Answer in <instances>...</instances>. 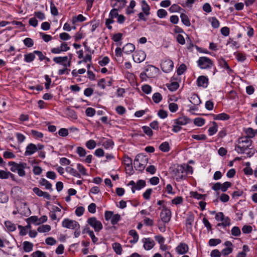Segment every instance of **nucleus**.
Masks as SVG:
<instances>
[{
    "mask_svg": "<svg viewBox=\"0 0 257 257\" xmlns=\"http://www.w3.org/2000/svg\"><path fill=\"white\" fill-rule=\"evenodd\" d=\"M252 143V141L248 138L241 137L238 140L234 150L239 154H243L247 149H249Z\"/></svg>",
    "mask_w": 257,
    "mask_h": 257,
    "instance_id": "obj_1",
    "label": "nucleus"
},
{
    "mask_svg": "<svg viewBox=\"0 0 257 257\" xmlns=\"http://www.w3.org/2000/svg\"><path fill=\"white\" fill-rule=\"evenodd\" d=\"M8 164L11 166V171L13 172H17L20 177L25 176L26 175L25 170L29 168L27 164L25 162L18 163L15 162H10Z\"/></svg>",
    "mask_w": 257,
    "mask_h": 257,
    "instance_id": "obj_2",
    "label": "nucleus"
},
{
    "mask_svg": "<svg viewBox=\"0 0 257 257\" xmlns=\"http://www.w3.org/2000/svg\"><path fill=\"white\" fill-rule=\"evenodd\" d=\"M148 161L147 157L142 154L137 155L134 160V165L136 170L143 171Z\"/></svg>",
    "mask_w": 257,
    "mask_h": 257,
    "instance_id": "obj_3",
    "label": "nucleus"
},
{
    "mask_svg": "<svg viewBox=\"0 0 257 257\" xmlns=\"http://www.w3.org/2000/svg\"><path fill=\"white\" fill-rule=\"evenodd\" d=\"M174 124L173 125L172 131L174 133H178L180 132L182 128V125H185L191 122V119L186 116H181L173 120Z\"/></svg>",
    "mask_w": 257,
    "mask_h": 257,
    "instance_id": "obj_4",
    "label": "nucleus"
},
{
    "mask_svg": "<svg viewBox=\"0 0 257 257\" xmlns=\"http://www.w3.org/2000/svg\"><path fill=\"white\" fill-rule=\"evenodd\" d=\"M18 212L22 216H28L31 213V210L26 202L22 201H17L15 202Z\"/></svg>",
    "mask_w": 257,
    "mask_h": 257,
    "instance_id": "obj_5",
    "label": "nucleus"
},
{
    "mask_svg": "<svg viewBox=\"0 0 257 257\" xmlns=\"http://www.w3.org/2000/svg\"><path fill=\"white\" fill-rule=\"evenodd\" d=\"M197 63L201 69H210L213 65L212 61L209 58L204 56L199 57Z\"/></svg>",
    "mask_w": 257,
    "mask_h": 257,
    "instance_id": "obj_6",
    "label": "nucleus"
},
{
    "mask_svg": "<svg viewBox=\"0 0 257 257\" xmlns=\"http://www.w3.org/2000/svg\"><path fill=\"white\" fill-rule=\"evenodd\" d=\"M62 226L64 228L72 230L79 229L80 227L79 223L77 221L69 218L64 219L62 221Z\"/></svg>",
    "mask_w": 257,
    "mask_h": 257,
    "instance_id": "obj_7",
    "label": "nucleus"
},
{
    "mask_svg": "<svg viewBox=\"0 0 257 257\" xmlns=\"http://www.w3.org/2000/svg\"><path fill=\"white\" fill-rule=\"evenodd\" d=\"M70 57L68 58V56H58L55 57L53 58V61L58 64L61 65L63 66V67H70L71 59H72V54H69Z\"/></svg>",
    "mask_w": 257,
    "mask_h": 257,
    "instance_id": "obj_8",
    "label": "nucleus"
},
{
    "mask_svg": "<svg viewBox=\"0 0 257 257\" xmlns=\"http://www.w3.org/2000/svg\"><path fill=\"white\" fill-rule=\"evenodd\" d=\"M87 222L94 229L95 232H99L103 228V225L101 221L97 220L95 217L89 218Z\"/></svg>",
    "mask_w": 257,
    "mask_h": 257,
    "instance_id": "obj_9",
    "label": "nucleus"
},
{
    "mask_svg": "<svg viewBox=\"0 0 257 257\" xmlns=\"http://www.w3.org/2000/svg\"><path fill=\"white\" fill-rule=\"evenodd\" d=\"M171 215L172 213L170 209L168 208L165 205H163L160 213L161 220L164 223H168L171 219Z\"/></svg>",
    "mask_w": 257,
    "mask_h": 257,
    "instance_id": "obj_10",
    "label": "nucleus"
},
{
    "mask_svg": "<svg viewBox=\"0 0 257 257\" xmlns=\"http://www.w3.org/2000/svg\"><path fill=\"white\" fill-rule=\"evenodd\" d=\"M144 70L149 78L156 77L159 72V69L158 68L151 65L146 66Z\"/></svg>",
    "mask_w": 257,
    "mask_h": 257,
    "instance_id": "obj_11",
    "label": "nucleus"
},
{
    "mask_svg": "<svg viewBox=\"0 0 257 257\" xmlns=\"http://www.w3.org/2000/svg\"><path fill=\"white\" fill-rule=\"evenodd\" d=\"M174 68L173 62L169 59L164 60L161 63V68L163 72L169 73Z\"/></svg>",
    "mask_w": 257,
    "mask_h": 257,
    "instance_id": "obj_12",
    "label": "nucleus"
},
{
    "mask_svg": "<svg viewBox=\"0 0 257 257\" xmlns=\"http://www.w3.org/2000/svg\"><path fill=\"white\" fill-rule=\"evenodd\" d=\"M174 176L177 181H180L186 178L185 169L182 167H178L176 170H174Z\"/></svg>",
    "mask_w": 257,
    "mask_h": 257,
    "instance_id": "obj_13",
    "label": "nucleus"
},
{
    "mask_svg": "<svg viewBox=\"0 0 257 257\" xmlns=\"http://www.w3.org/2000/svg\"><path fill=\"white\" fill-rule=\"evenodd\" d=\"M146 58V54L145 52L142 50H139L135 52L133 55V58L134 61L136 62L140 63L144 61Z\"/></svg>",
    "mask_w": 257,
    "mask_h": 257,
    "instance_id": "obj_14",
    "label": "nucleus"
},
{
    "mask_svg": "<svg viewBox=\"0 0 257 257\" xmlns=\"http://www.w3.org/2000/svg\"><path fill=\"white\" fill-rule=\"evenodd\" d=\"M143 243V247L145 250H149L154 247L155 245V242L152 238H144L142 240Z\"/></svg>",
    "mask_w": 257,
    "mask_h": 257,
    "instance_id": "obj_15",
    "label": "nucleus"
},
{
    "mask_svg": "<svg viewBox=\"0 0 257 257\" xmlns=\"http://www.w3.org/2000/svg\"><path fill=\"white\" fill-rule=\"evenodd\" d=\"M176 251L179 254H184L188 251L189 248L187 244L180 243L175 248Z\"/></svg>",
    "mask_w": 257,
    "mask_h": 257,
    "instance_id": "obj_16",
    "label": "nucleus"
},
{
    "mask_svg": "<svg viewBox=\"0 0 257 257\" xmlns=\"http://www.w3.org/2000/svg\"><path fill=\"white\" fill-rule=\"evenodd\" d=\"M38 150L37 147L36 145L30 143L26 148V151L24 155L26 156H31L36 152Z\"/></svg>",
    "mask_w": 257,
    "mask_h": 257,
    "instance_id": "obj_17",
    "label": "nucleus"
},
{
    "mask_svg": "<svg viewBox=\"0 0 257 257\" xmlns=\"http://www.w3.org/2000/svg\"><path fill=\"white\" fill-rule=\"evenodd\" d=\"M197 85L199 87L206 88L208 84V79L204 76H200L197 79Z\"/></svg>",
    "mask_w": 257,
    "mask_h": 257,
    "instance_id": "obj_18",
    "label": "nucleus"
},
{
    "mask_svg": "<svg viewBox=\"0 0 257 257\" xmlns=\"http://www.w3.org/2000/svg\"><path fill=\"white\" fill-rule=\"evenodd\" d=\"M219 65L222 68L225 69L227 73L229 75L233 73V70L228 66L227 62L224 59H220L218 60Z\"/></svg>",
    "mask_w": 257,
    "mask_h": 257,
    "instance_id": "obj_19",
    "label": "nucleus"
},
{
    "mask_svg": "<svg viewBox=\"0 0 257 257\" xmlns=\"http://www.w3.org/2000/svg\"><path fill=\"white\" fill-rule=\"evenodd\" d=\"M33 191L38 196H43L44 198L48 200L51 198V196L48 193L42 191L38 187H34L33 189Z\"/></svg>",
    "mask_w": 257,
    "mask_h": 257,
    "instance_id": "obj_20",
    "label": "nucleus"
},
{
    "mask_svg": "<svg viewBox=\"0 0 257 257\" xmlns=\"http://www.w3.org/2000/svg\"><path fill=\"white\" fill-rule=\"evenodd\" d=\"M125 4V0H112L111 5L112 7H117L118 10L123 8Z\"/></svg>",
    "mask_w": 257,
    "mask_h": 257,
    "instance_id": "obj_21",
    "label": "nucleus"
},
{
    "mask_svg": "<svg viewBox=\"0 0 257 257\" xmlns=\"http://www.w3.org/2000/svg\"><path fill=\"white\" fill-rule=\"evenodd\" d=\"M146 182L143 180H139L136 183V186L132 187V191L134 193L136 190H140L144 188L146 186Z\"/></svg>",
    "mask_w": 257,
    "mask_h": 257,
    "instance_id": "obj_22",
    "label": "nucleus"
},
{
    "mask_svg": "<svg viewBox=\"0 0 257 257\" xmlns=\"http://www.w3.org/2000/svg\"><path fill=\"white\" fill-rule=\"evenodd\" d=\"M102 146L105 149H112L114 146V143L112 140L108 139H103L102 141Z\"/></svg>",
    "mask_w": 257,
    "mask_h": 257,
    "instance_id": "obj_23",
    "label": "nucleus"
},
{
    "mask_svg": "<svg viewBox=\"0 0 257 257\" xmlns=\"http://www.w3.org/2000/svg\"><path fill=\"white\" fill-rule=\"evenodd\" d=\"M135 49V46L132 43H127L122 47V51L127 54L132 53Z\"/></svg>",
    "mask_w": 257,
    "mask_h": 257,
    "instance_id": "obj_24",
    "label": "nucleus"
},
{
    "mask_svg": "<svg viewBox=\"0 0 257 257\" xmlns=\"http://www.w3.org/2000/svg\"><path fill=\"white\" fill-rule=\"evenodd\" d=\"M141 9L143 12H144L146 16H149L150 14V8L145 0L141 1Z\"/></svg>",
    "mask_w": 257,
    "mask_h": 257,
    "instance_id": "obj_25",
    "label": "nucleus"
},
{
    "mask_svg": "<svg viewBox=\"0 0 257 257\" xmlns=\"http://www.w3.org/2000/svg\"><path fill=\"white\" fill-rule=\"evenodd\" d=\"M123 34L120 33H118L113 35L112 37V40L117 43V45L120 46L122 44L121 41L122 39Z\"/></svg>",
    "mask_w": 257,
    "mask_h": 257,
    "instance_id": "obj_26",
    "label": "nucleus"
},
{
    "mask_svg": "<svg viewBox=\"0 0 257 257\" xmlns=\"http://www.w3.org/2000/svg\"><path fill=\"white\" fill-rule=\"evenodd\" d=\"M213 118L215 120H225L229 118V115L225 113H221L218 114H212Z\"/></svg>",
    "mask_w": 257,
    "mask_h": 257,
    "instance_id": "obj_27",
    "label": "nucleus"
},
{
    "mask_svg": "<svg viewBox=\"0 0 257 257\" xmlns=\"http://www.w3.org/2000/svg\"><path fill=\"white\" fill-rule=\"evenodd\" d=\"M128 234L133 237V239L130 240V242L134 244L137 243L139 238V235L137 231L134 229H132L130 230Z\"/></svg>",
    "mask_w": 257,
    "mask_h": 257,
    "instance_id": "obj_28",
    "label": "nucleus"
},
{
    "mask_svg": "<svg viewBox=\"0 0 257 257\" xmlns=\"http://www.w3.org/2000/svg\"><path fill=\"white\" fill-rule=\"evenodd\" d=\"M189 101L194 105H198L201 103L200 98L195 94H193L191 95L189 99Z\"/></svg>",
    "mask_w": 257,
    "mask_h": 257,
    "instance_id": "obj_29",
    "label": "nucleus"
},
{
    "mask_svg": "<svg viewBox=\"0 0 257 257\" xmlns=\"http://www.w3.org/2000/svg\"><path fill=\"white\" fill-rule=\"evenodd\" d=\"M112 247L114 251L117 254H121L122 253V249L121 244L118 242H114L112 244Z\"/></svg>",
    "mask_w": 257,
    "mask_h": 257,
    "instance_id": "obj_30",
    "label": "nucleus"
},
{
    "mask_svg": "<svg viewBox=\"0 0 257 257\" xmlns=\"http://www.w3.org/2000/svg\"><path fill=\"white\" fill-rule=\"evenodd\" d=\"M180 18L182 23L187 27H189L191 25L190 19L188 16L184 13H181L180 15Z\"/></svg>",
    "mask_w": 257,
    "mask_h": 257,
    "instance_id": "obj_31",
    "label": "nucleus"
},
{
    "mask_svg": "<svg viewBox=\"0 0 257 257\" xmlns=\"http://www.w3.org/2000/svg\"><path fill=\"white\" fill-rule=\"evenodd\" d=\"M23 244V248L25 252H29L33 250L34 245L32 242L28 241H25Z\"/></svg>",
    "mask_w": 257,
    "mask_h": 257,
    "instance_id": "obj_32",
    "label": "nucleus"
},
{
    "mask_svg": "<svg viewBox=\"0 0 257 257\" xmlns=\"http://www.w3.org/2000/svg\"><path fill=\"white\" fill-rule=\"evenodd\" d=\"M86 20V18L82 15L79 14L77 16L73 17L72 19V23L75 25L77 22H82Z\"/></svg>",
    "mask_w": 257,
    "mask_h": 257,
    "instance_id": "obj_33",
    "label": "nucleus"
},
{
    "mask_svg": "<svg viewBox=\"0 0 257 257\" xmlns=\"http://www.w3.org/2000/svg\"><path fill=\"white\" fill-rule=\"evenodd\" d=\"M51 227L48 224L42 225L38 227L37 231L40 233H45L50 231Z\"/></svg>",
    "mask_w": 257,
    "mask_h": 257,
    "instance_id": "obj_34",
    "label": "nucleus"
},
{
    "mask_svg": "<svg viewBox=\"0 0 257 257\" xmlns=\"http://www.w3.org/2000/svg\"><path fill=\"white\" fill-rule=\"evenodd\" d=\"M213 126H210L208 130V135L210 136H212L216 133L218 130V125L216 122L213 121Z\"/></svg>",
    "mask_w": 257,
    "mask_h": 257,
    "instance_id": "obj_35",
    "label": "nucleus"
},
{
    "mask_svg": "<svg viewBox=\"0 0 257 257\" xmlns=\"http://www.w3.org/2000/svg\"><path fill=\"white\" fill-rule=\"evenodd\" d=\"M66 171L67 173L74 177H76L79 178H81L80 174L73 168L67 167L66 168Z\"/></svg>",
    "mask_w": 257,
    "mask_h": 257,
    "instance_id": "obj_36",
    "label": "nucleus"
},
{
    "mask_svg": "<svg viewBox=\"0 0 257 257\" xmlns=\"http://www.w3.org/2000/svg\"><path fill=\"white\" fill-rule=\"evenodd\" d=\"M245 133L246 135V137L244 138H248L249 139L253 138L255 135V132L251 127H248L245 129Z\"/></svg>",
    "mask_w": 257,
    "mask_h": 257,
    "instance_id": "obj_37",
    "label": "nucleus"
},
{
    "mask_svg": "<svg viewBox=\"0 0 257 257\" xmlns=\"http://www.w3.org/2000/svg\"><path fill=\"white\" fill-rule=\"evenodd\" d=\"M194 221V215L192 213L188 215L186 220V226L191 227Z\"/></svg>",
    "mask_w": 257,
    "mask_h": 257,
    "instance_id": "obj_38",
    "label": "nucleus"
},
{
    "mask_svg": "<svg viewBox=\"0 0 257 257\" xmlns=\"http://www.w3.org/2000/svg\"><path fill=\"white\" fill-rule=\"evenodd\" d=\"M166 86L169 90L171 91H174L176 90L179 86V84L177 82H171L170 83H168L166 84Z\"/></svg>",
    "mask_w": 257,
    "mask_h": 257,
    "instance_id": "obj_39",
    "label": "nucleus"
},
{
    "mask_svg": "<svg viewBox=\"0 0 257 257\" xmlns=\"http://www.w3.org/2000/svg\"><path fill=\"white\" fill-rule=\"evenodd\" d=\"M40 184L42 186H44L46 189L52 190V184L46 179H45L44 178L41 179L40 181Z\"/></svg>",
    "mask_w": 257,
    "mask_h": 257,
    "instance_id": "obj_40",
    "label": "nucleus"
},
{
    "mask_svg": "<svg viewBox=\"0 0 257 257\" xmlns=\"http://www.w3.org/2000/svg\"><path fill=\"white\" fill-rule=\"evenodd\" d=\"M35 58V55L34 52L24 55V61L27 63L32 62L34 60Z\"/></svg>",
    "mask_w": 257,
    "mask_h": 257,
    "instance_id": "obj_41",
    "label": "nucleus"
},
{
    "mask_svg": "<svg viewBox=\"0 0 257 257\" xmlns=\"http://www.w3.org/2000/svg\"><path fill=\"white\" fill-rule=\"evenodd\" d=\"M77 170H78V171L79 172V174L83 176H88V174H87V170L86 169V168L84 167V166L83 165H82V164H77Z\"/></svg>",
    "mask_w": 257,
    "mask_h": 257,
    "instance_id": "obj_42",
    "label": "nucleus"
},
{
    "mask_svg": "<svg viewBox=\"0 0 257 257\" xmlns=\"http://www.w3.org/2000/svg\"><path fill=\"white\" fill-rule=\"evenodd\" d=\"M161 151L164 152H168L170 150V145L168 142H164L162 143L159 146Z\"/></svg>",
    "mask_w": 257,
    "mask_h": 257,
    "instance_id": "obj_43",
    "label": "nucleus"
},
{
    "mask_svg": "<svg viewBox=\"0 0 257 257\" xmlns=\"http://www.w3.org/2000/svg\"><path fill=\"white\" fill-rule=\"evenodd\" d=\"M118 9L116 8L112 9L109 14L108 20H113L114 18H117L118 16Z\"/></svg>",
    "mask_w": 257,
    "mask_h": 257,
    "instance_id": "obj_44",
    "label": "nucleus"
},
{
    "mask_svg": "<svg viewBox=\"0 0 257 257\" xmlns=\"http://www.w3.org/2000/svg\"><path fill=\"white\" fill-rule=\"evenodd\" d=\"M27 224L33 223L36 225H39L38 217L37 216H32L26 219Z\"/></svg>",
    "mask_w": 257,
    "mask_h": 257,
    "instance_id": "obj_45",
    "label": "nucleus"
},
{
    "mask_svg": "<svg viewBox=\"0 0 257 257\" xmlns=\"http://www.w3.org/2000/svg\"><path fill=\"white\" fill-rule=\"evenodd\" d=\"M236 60L238 62H242L246 59V55L244 53L238 52L234 54Z\"/></svg>",
    "mask_w": 257,
    "mask_h": 257,
    "instance_id": "obj_46",
    "label": "nucleus"
},
{
    "mask_svg": "<svg viewBox=\"0 0 257 257\" xmlns=\"http://www.w3.org/2000/svg\"><path fill=\"white\" fill-rule=\"evenodd\" d=\"M5 224L7 229L10 231H14L16 229L15 225L10 221H6Z\"/></svg>",
    "mask_w": 257,
    "mask_h": 257,
    "instance_id": "obj_47",
    "label": "nucleus"
},
{
    "mask_svg": "<svg viewBox=\"0 0 257 257\" xmlns=\"http://www.w3.org/2000/svg\"><path fill=\"white\" fill-rule=\"evenodd\" d=\"M205 123V119L201 117H197L194 119V123L198 126H202Z\"/></svg>",
    "mask_w": 257,
    "mask_h": 257,
    "instance_id": "obj_48",
    "label": "nucleus"
},
{
    "mask_svg": "<svg viewBox=\"0 0 257 257\" xmlns=\"http://www.w3.org/2000/svg\"><path fill=\"white\" fill-rule=\"evenodd\" d=\"M31 135L32 136L36 139H40L43 138L44 135L41 132H38L36 130H31Z\"/></svg>",
    "mask_w": 257,
    "mask_h": 257,
    "instance_id": "obj_49",
    "label": "nucleus"
},
{
    "mask_svg": "<svg viewBox=\"0 0 257 257\" xmlns=\"http://www.w3.org/2000/svg\"><path fill=\"white\" fill-rule=\"evenodd\" d=\"M85 146L88 149L92 150L96 147V143L94 140H90L86 142Z\"/></svg>",
    "mask_w": 257,
    "mask_h": 257,
    "instance_id": "obj_50",
    "label": "nucleus"
},
{
    "mask_svg": "<svg viewBox=\"0 0 257 257\" xmlns=\"http://www.w3.org/2000/svg\"><path fill=\"white\" fill-rule=\"evenodd\" d=\"M76 152L80 157H84L86 155V150L81 147H78L76 148Z\"/></svg>",
    "mask_w": 257,
    "mask_h": 257,
    "instance_id": "obj_51",
    "label": "nucleus"
},
{
    "mask_svg": "<svg viewBox=\"0 0 257 257\" xmlns=\"http://www.w3.org/2000/svg\"><path fill=\"white\" fill-rule=\"evenodd\" d=\"M211 26L215 29L218 28L219 27L220 23L219 21L215 17H212L210 19Z\"/></svg>",
    "mask_w": 257,
    "mask_h": 257,
    "instance_id": "obj_52",
    "label": "nucleus"
},
{
    "mask_svg": "<svg viewBox=\"0 0 257 257\" xmlns=\"http://www.w3.org/2000/svg\"><path fill=\"white\" fill-rule=\"evenodd\" d=\"M142 90L146 94H149L152 92V87L148 84H144L142 85Z\"/></svg>",
    "mask_w": 257,
    "mask_h": 257,
    "instance_id": "obj_53",
    "label": "nucleus"
},
{
    "mask_svg": "<svg viewBox=\"0 0 257 257\" xmlns=\"http://www.w3.org/2000/svg\"><path fill=\"white\" fill-rule=\"evenodd\" d=\"M120 219H121V217L119 214H113L112 217V218L110 220L111 223L113 225H115L118 223V222L120 220Z\"/></svg>",
    "mask_w": 257,
    "mask_h": 257,
    "instance_id": "obj_54",
    "label": "nucleus"
},
{
    "mask_svg": "<svg viewBox=\"0 0 257 257\" xmlns=\"http://www.w3.org/2000/svg\"><path fill=\"white\" fill-rule=\"evenodd\" d=\"M153 100L156 103H159L162 99V97L160 93H155L152 96Z\"/></svg>",
    "mask_w": 257,
    "mask_h": 257,
    "instance_id": "obj_55",
    "label": "nucleus"
},
{
    "mask_svg": "<svg viewBox=\"0 0 257 257\" xmlns=\"http://www.w3.org/2000/svg\"><path fill=\"white\" fill-rule=\"evenodd\" d=\"M221 242V239L219 238H211L209 240L208 244L210 246H214Z\"/></svg>",
    "mask_w": 257,
    "mask_h": 257,
    "instance_id": "obj_56",
    "label": "nucleus"
},
{
    "mask_svg": "<svg viewBox=\"0 0 257 257\" xmlns=\"http://www.w3.org/2000/svg\"><path fill=\"white\" fill-rule=\"evenodd\" d=\"M183 198L181 196H177L171 200L172 204L179 205L183 203Z\"/></svg>",
    "mask_w": 257,
    "mask_h": 257,
    "instance_id": "obj_57",
    "label": "nucleus"
},
{
    "mask_svg": "<svg viewBox=\"0 0 257 257\" xmlns=\"http://www.w3.org/2000/svg\"><path fill=\"white\" fill-rule=\"evenodd\" d=\"M50 11L52 15L56 16L58 15V11L53 2H50Z\"/></svg>",
    "mask_w": 257,
    "mask_h": 257,
    "instance_id": "obj_58",
    "label": "nucleus"
},
{
    "mask_svg": "<svg viewBox=\"0 0 257 257\" xmlns=\"http://www.w3.org/2000/svg\"><path fill=\"white\" fill-rule=\"evenodd\" d=\"M231 234L234 236H239L241 234V231L238 226H234L231 230Z\"/></svg>",
    "mask_w": 257,
    "mask_h": 257,
    "instance_id": "obj_59",
    "label": "nucleus"
},
{
    "mask_svg": "<svg viewBox=\"0 0 257 257\" xmlns=\"http://www.w3.org/2000/svg\"><path fill=\"white\" fill-rule=\"evenodd\" d=\"M186 70V66L185 64H181L177 70V73L178 75H181Z\"/></svg>",
    "mask_w": 257,
    "mask_h": 257,
    "instance_id": "obj_60",
    "label": "nucleus"
},
{
    "mask_svg": "<svg viewBox=\"0 0 257 257\" xmlns=\"http://www.w3.org/2000/svg\"><path fill=\"white\" fill-rule=\"evenodd\" d=\"M168 15L167 12L164 9H159L157 11V16L159 18H164Z\"/></svg>",
    "mask_w": 257,
    "mask_h": 257,
    "instance_id": "obj_61",
    "label": "nucleus"
},
{
    "mask_svg": "<svg viewBox=\"0 0 257 257\" xmlns=\"http://www.w3.org/2000/svg\"><path fill=\"white\" fill-rule=\"evenodd\" d=\"M143 132L148 136H152L153 135V131L152 129L148 126H143L142 127Z\"/></svg>",
    "mask_w": 257,
    "mask_h": 257,
    "instance_id": "obj_62",
    "label": "nucleus"
},
{
    "mask_svg": "<svg viewBox=\"0 0 257 257\" xmlns=\"http://www.w3.org/2000/svg\"><path fill=\"white\" fill-rule=\"evenodd\" d=\"M123 163L126 167L131 166L132 165L133 160L128 156H125L123 160Z\"/></svg>",
    "mask_w": 257,
    "mask_h": 257,
    "instance_id": "obj_63",
    "label": "nucleus"
},
{
    "mask_svg": "<svg viewBox=\"0 0 257 257\" xmlns=\"http://www.w3.org/2000/svg\"><path fill=\"white\" fill-rule=\"evenodd\" d=\"M32 257H46L45 254L40 251V250H37L36 251H34L32 254Z\"/></svg>",
    "mask_w": 257,
    "mask_h": 257,
    "instance_id": "obj_64",
    "label": "nucleus"
}]
</instances>
